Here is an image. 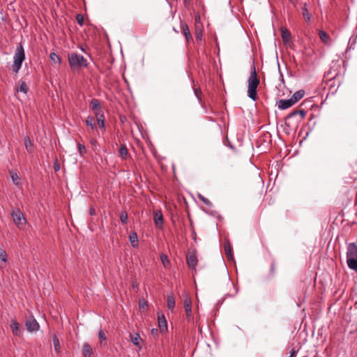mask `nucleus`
<instances>
[{
    "mask_svg": "<svg viewBox=\"0 0 357 357\" xmlns=\"http://www.w3.org/2000/svg\"><path fill=\"white\" fill-rule=\"evenodd\" d=\"M188 1V0H185V2L186 3Z\"/></svg>",
    "mask_w": 357,
    "mask_h": 357,
    "instance_id": "nucleus-54",
    "label": "nucleus"
},
{
    "mask_svg": "<svg viewBox=\"0 0 357 357\" xmlns=\"http://www.w3.org/2000/svg\"><path fill=\"white\" fill-rule=\"evenodd\" d=\"M294 105V101H292L291 98L289 99H281L277 102L278 107L282 110L287 109Z\"/></svg>",
    "mask_w": 357,
    "mask_h": 357,
    "instance_id": "nucleus-8",
    "label": "nucleus"
},
{
    "mask_svg": "<svg viewBox=\"0 0 357 357\" xmlns=\"http://www.w3.org/2000/svg\"><path fill=\"white\" fill-rule=\"evenodd\" d=\"M11 178L15 185L18 186L20 185V177L17 173H11Z\"/></svg>",
    "mask_w": 357,
    "mask_h": 357,
    "instance_id": "nucleus-31",
    "label": "nucleus"
},
{
    "mask_svg": "<svg viewBox=\"0 0 357 357\" xmlns=\"http://www.w3.org/2000/svg\"><path fill=\"white\" fill-rule=\"evenodd\" d=\"M196 39L201 42L202 41V31H196Z\"/></svg>",
    "mask_w": 357,
    "mask_h": 357,
    "instance_id": "nucleus-43",
    "label": "nucleus"
},
{
    "mask_svg": "<svg viewBox=\"0 0 357 357\" xmlns=\"http://www.w3.org/2000/svg\"><path fill=\"white\" fill-rule=\"evenodd\" d=\"M184 309L186 313V316L190 317L192 313V307H191V300L188 296H185L184 299Z\"/></svg>",
    "mask_w": 357,
    "mask_h": 357,
    "instance_id": "nucleus-12",
    "label": "nucleus"
},
{
    "mask_svg": "<svg viewBox=\"0 0 357 357\" xmlns=\"http://www.w3.org/2000/svg\"><path fill=\"white\" fill-rule=\"evenodd\" d=\"M305 95V91L303 89L298 90L296 91L292 96L291 97V99L292 101H294V103L295 104L298 101H299Z\"/></svg>",
    "mask_w": 357,
    "mask_h": 357,
    "instance_id": "nucleus-16",
    "label": "nucleus"
},
{
    "mask_svg": "<svg viewBox=\"0 0 357 357\" xmlns=\"http://www.w3.org/2000/svg\"><path fill=\"white\" fill-rule=\"evenodd\" d=\"M26 330L31 333L37 332L40 326L36 319L33 317H30L25 323Z\"/></svg>",
    "mask_w": 357,
    "mask_h": 357,
    "instance_id": "nucleus-5",
    "label": "nucleus"
},
{
    "mask_svg": "<svg viewBox=\"0 0 357 357\" xmlns=\"http://www.w3.org/2000/svg\"><path fill=\"white\" fill-rule=\"evenodd\" d=\"M224 250L227 259L231 262H234L233 249L229 241H227L225 243Z\"/></svg>",
    "mask_w": 357,
    "mask_h": 357,
    "instance_id": "nucleus-7",
    "label": "nucleus"
},
{
    "mask_svg": "<svg viewBox=\"0 0 357 357\" xmlns=\"http://www.w3.org/2000/svg\"><path fill=\"white\" fill-rule=\"evenodd\" d=\"M301 10H302V15H303L305 22H310L311 15L310 14L307 8L306 3H305L303 7L301 8Z\"/></svg>",
    "mask_w": 357,
    "mask_h": 357,
    "instance_id": "nucleus-20",
    "label": "nucleus"
},
{
    "mask_svg": "<svg viewBox=\"0 0 357 357\" xmlns=\"http://www.w3.org/2000/svg\"><path fill=\"white\" fill-rule=\"evenodd\" d=\"M273 269H274V265H273V264H272V265H271V271H273Z\"/></svg>",
    "mask_w": 357,
    "mask_h": 357,
    "instance_id": "nucleus-52",
    "label": "nucleus"
},
{
    "mask_svg": "<svg viewBox=\"0 0 357 357\" xmlns=\"http://www.w3.org/2000/svg\"><path fill=\"white\" fill-rule=\"evenodd\" d=\"M347 263L350 269L357 271V245L356 243H350L347 245Z\"/></svg>",
    "mask_w": 357,
    "mask_h": 357,
    "instance_id": "nucleus-2",
    "label": "nucleus"
},
{
    "mask_svg": "<svg viewBox=\"0 0 357 357\" xmlns=\"http://www.w3.org/2000/svg\"><path fill=\"white\" fill-rule=\"evenodd\" d=\"M154 223L157 228H162L163 225V216L160 212L154 213Z\"/></svg>",
    "mask_w": 357,
    "mask_h": 357,
    "instance_id": "nucleus-10",
    "label": "nucleus"
},
{
    "mask_svg": "<svg viewBox=\"0 0 357 357\" xmlns=\"http://www.w3.org/2000/svg\"><path fill=\"white\" fill-rule=\"evenodd\" d=\"M129 240L133 248H137L138 246V237L136 232H133L130 235Z\"/></svg>",
    "mask_w": 357,
    "mask_h": 357,
    "instance_id": "nucleus-21",
    "label": "nucleus"
},
{
    "mask_svg": "<svg viewBox=\"0 0 357 357\" xmlns=\"http://www.w3.org/2000/svg\"><path fill=\"white\" fill-rule=\"evenodd\" d=\"M160 260L164 265V266H167V264H169V260L167 257V256L165 254H162L160 255Z\"/></svg>",
    "mask_w": 357,
    "mask_h": 357,
    "instance_id": "nucleus-39",
    "label": "nucleus"
},
{
    "mask_svg": "<svg viewBox=\"0 0 357 357\" xmlns=\"http://www.w3.org/2000/svg\"><path fill=\"white\" fill-rule=\"evenodd\" d=\"M356 43V39H354L351 40V39L349 41L348 47L346 50V52L349 51V50L354 49V45Z\"/></svg>",
    "mask_w": 357,
    "mask_h": 357,
    "instance_id": "nucleus-41",
    "label": "nucleus"
},
{
    "mask_svg": "<svg viewBox=\"0 0 357 357\" xmlns=\"http://www.w3.org/2000/svg\"><path fill=\"white\" fill-rule=\"evenodd\" d=\"M158 327L162 333L167 330V325L165 317L163 314H158Z\"/></svg>",
    "mask_w": 357,
    "mask_h": 357,
    "instance_id": "nucleus-9",
    "label": "nucleus"
},
{
    "mask_svg": "<svg viewBox=\"0 0 357 357\" xmlns=\"http://www.w3.org/2000/svg\"><path fill=\"white\" fill-rule=\"evenodd\" d=\"M167 307L169 310L172 311L175 307V299L172 295H169L167 299Z\"/></svg>",
    "mask_w": 357,
    "mask_h": 357,
    "instance_id": "nucleus-23",
    "label": "nucleus"
},
{
    "mask_svg": "<svg viewBox=\"0 0 357 357\" xmlns=\"http://www.w3.org/2000/svg\"><path fill=\"white\" fill-rule=\"evenodd\" d=\"M90 105H91V109L94 112L95 114L97 112H102V107L100 104L99 100L93 98L90 102Z\"/></svg>",
    "mask_w": 357,
    "mask_h": 357,
    "instance_id": "nucleus-14",
    "label": "nucleus"
},
{
    "mask_svg": "<svg viewBox=\"0 0 357 357\" xmlns=\"http://www.w3.org/2000/svg\"><path fill=\"white\" fill-rule=\"evenodd\" d=\"M300 115L301 119H303L306 114V112L304 109H296L290 112L285 118V120L290 119L296 115Z\"/></svg>",
    "mask_w": 357,
    "mask_h": 357,
    "instance_id": "nucleus-13",
    "label": "nucleus"
},
{
    "mask_svg": "<svg viewBox=\"0 0 357 357\" xmlns=\"http://www.w3.org/2000/svg\"><path fill=\"white\" fill-rule=\"evenodd\" d=\"M130 340L134 345L142 348V347L139 345L140 341H142V338L138 333L130 334Z\"/></svg>",
    "mask_w": 357,
    "mask_h": 357,
    "instance_id": "nucleus-18",
    "label": "nucleus"
},
{
    "mask_svg": "<svg viewBox=\"0 0 357 357\" xmlns=\"http://www.w3.org/2000/svg\"><path fill=\"white\" fill-rule=\"evenodd\" d=\"M19 84H20V88L17 90V91H20V92H22L24 93H26V92L28 91V87H27L26 83L23 81H20Z\"/></svg>",
    "mask_w": 357,
    "mask_h": 357,
    "instance_id": "nucleus-29",
    "label": "nucleus"
},
{
    "mask_svg": "<svg viewBox=\"0 0 357 357\" xmlns=\"http://www.w3.org/2000/svg\"><path fill=\"white\" fill-rule=\"evenodd\" d=\"M52 342H53L55 351L56 353H59V349H60V342H59V338L56 335H54V337L52 338Z\"/></svg>",
    "mask_w": 357,
    "mask_h": 357,
    "instance_id": "nucleus-26",
    "label": "nucleus"
},
{
    "mask_svg": "<svg viewBox=\"0 0 357 357\" xmlns=\"http://www.w3.org/2000/svg\"><path fill=\"white\" fill-rule=\"evenodd\" d=\"M278 70H279V73H280V79L282 82H284V77H283V74L282 73V72L280 71V66L278 65Z\"/></svg>",
    "mask_w": 357,
    "mask_h": 357,
    "instance_id": "nucleus-48",
    "label": "nucleus"
},
{
    "mask_svg": "<svg viewBox=\"0 0 357 357\" xmlns=\"http://www.w3.org/2000/svg\"><path fill=\"white\" fill-rule=\"evenodd\" d=\"M54 170H55L56 172L59 171V170L60 169V166H59V165H58V164H57V165H54Z\"/></svg>",
    "mask_w": 357,
    "mask_h": 357,
    "instance_id": "nucleus-49",
    "label": "nucleus"
},
{
    "mask_svg": "<svg viewBox=\"0 0 357 357\" xmlns=\"http://www.w3.org/2000/svg\"><path fill=\"white\" fill-rule=\"evenodd\" d=\"M77 148H78L79 153L81 156H83L86 153V149L84 145H83L80 143H78Z\"/></svg>",
    "mask_w": 357,
    "mask_h": 357,
    "instance_id": "nucleus-36",
    "label": "nucleus"
},
{
    "mask_svg": "<svg viewBox=\"0 0 357 357\" xmlns=\"http://www.w3.org/2000/svg\"><path fill=\"white\" fill-rule=\"evenodd\" d=\"M147 303L145 300H140L139 302V306L140 308H143L144 307L146 306Z\"/></svg>",
    "mask_w": 357,
    "mask_h": 357,
    "instance_id": "nucleus-44",
    "label": "nucleus"
},
{
    "mask_svg": "<svg viewBox=\"0 0 357 357\" xmlns=\"http://www.w3.org/2000/svg\"><path fill=\"white\" fill-rule=\"evenodd\" d=\"M248 96L252 100H256L257 98V86L259 84V79L257 77L256 68L254 64L251 66V73L248 78Z\"/></svg>",
    "mask_w": 357,
    "mask_h": 357,
    "instance_id": "nucleus-1",
    "label": "nucleus"
},
{
    "mask_svg": "<svg viewBox=\"0 0 357 357\" xmlns=\"http://www.w3.org/2000/svg\"><path fill=\"white\" fill-rule=\"evenodd\" d=\"M69 66L72 69L88 68L87 60L81 54L72 52L68 55Z\"/></svg>",
    "mask_w": 357,
    "mask_h": 357,
    "instance_id": "nucleus-3",
    "label": "nucleus"
},
{
    "mask_svg": "<svg viewBox=\"0 0 357 357\" xmlns=\"http://www.w3.org/2000/svg\"><path fill=\"white\" fill-rule=\"evenodd\" d=\"M198 197L200 200H202L206 206L211 207L213 206L212 202L208 199L207 198L204 197L202 195L198 194Z\"/></svg>",
    "mask_w": 357,
    "mask_h": 357,
    "instance_id": "nucleus-34",
    "label": "nucleus"
},
{
    "mask_svg": "<svg viewBox=\"0 0 357 357\" xmlns=\"http://www.w3.org/2000/svg\"><path fill=\"white\" fill-rule=\"evenodd\" d=\"M21 67H22V65L13 63V66H12V70L13 73H17L19 72V70H20Z\"/></svg>",
    "mask_w": 357,
    "mask_h": 357,
    "instance_id": "nucleus-40",
    "label": "nucleus"
},
{
    "mask_svg": "<svg viewBox=\"0 0 357 357\" xmlns=\"http://www.w3.org/2000/svg\"><path fill=\"white\" fill-rule=\"evenodd\" d=\"M198 20H199V16L196 17V21H198Z\"/></svg>",
    "mask_w": 357,
    "mask_h": 357,
    "instance_id": "nucleus-53",
    "label": "nucleus"
},
{
    "mask_svg": "<svg viewBox=\"0 0 357 357\" xmlns=\"http://www.w3.org/2000/svg\"><path fill=\"white\" fill-rule=\"evenodd\" d=\"M50 58L55 63H61V58L55 52H51L50 55Z\"/></svg>",
    "mask_w": 357,
    "mask_h": 357,
    "instance_id": "nucleus-28",
    "label": "nucleus"
},
{
    "mask_svg": "<svg viewBox=\"0 0 357 357\" xmlns=\"http://www.w3.org/2000/svg\"><path fill=\"white\" fill-rule=\"evenodd\" d=\"M0 261H1L3 264L7 261L6 252L1 248H0Z\"/></svg>",
    "mask_w": 357,
    "mask_h": 357,
    "instance_id": "nucleus-32",
    "label": "nucleus"
},
{
    "mask_svg": "<svg viewBox=\"0 0 357 357\" xmlns=\"http://www.w3.org/2000/svg\"><path fill=\"white\" fill-rule=\"evenodd\" d=\"M128 149L126 145H121L119 149V155L123 159H126L128 156Z\"/></svg>",
    "mask_w": 357,
    "mask_h": 357,
    "instance_id": "nucleus-25",
    "label": "nucleus"
},
{
    "mask_svg": "<svg viewBox=\"0 0 357 357\" xmlns=\"http://www.w3.org/2000/svg\"><path fill=\"white\" fill-rule=\"evenodd\" d=\"M89 213L90 215H96V211H95V209L93 208H91L89 209Z\"/></svg>",
    "mask_w": 357,
    "mask_h": 357,
    "instance_id": "nucleus-46",
    "label": "nucleus"
},
{
    "mask_svg": "<svg viewBox=\"0 0 357 357\" xmlns=\"http://www.w3.org/2000/svg\"><path fill=\"white\" fill-rule=\"evenodd\" d=\"M229 281L231 282L230 280V278H229ZM234 287V293H228L225 295V297H234L238 292V288L236 287L232 282H231Z\"/></svg>",
    "mask_w": 357,
    "mask_h": 357,
    "instance_id": "nucleus-35",
    "label": "nucleus"
},
{
    "mask_svg": "<svg viewBox=\"0 0 357 357\" xmlns=\"http://www.w3.org/2000/svg\"><path fill=\"white\" fill-rule=\"evenodd\" d=\"M96 116L97 118L98 124L100 128L105 127V116L102 112H96Z\"/></svg>",
    "mask_w": 357,
    "mask_h": 357,
    "instance_id": "nucleus-19",
    "label": "nucleus"
},
{
    "mask_svg": "<svg viewBox=\"0 0 357 357\" xmlns=\"http://www.w3.org/2000/svg\"><path fill=\"white\" fill-rule=\"evenodd\" d=\"M120 220L123 224H126L128 222V214L126 211H121L120 213Z\"/></svg>",
    "mask_w": 357,
    "mask_h": 357,
    "instance_id": "nucleus-37",
    "label": "nucleus"
},
{
    "mask_svg": "<svg viewBox=\"0 0 357 357\" xmlns=\"http://www.w3.org/2000/svg\"><path fill=\"white\" fill-rule=\"evenodd\" d=\"M82 355L84 357H93V351L91 345L88 343H84L82 346Z\"/></svg>",
    "mask_w": 357,
    "mask_h": 357,
    "instance_id": "nucleus-11",
    "label": "nucleus"
},
{
    "mask_svg": "<svg viewBox=\"0 0 357 357\" xmlns=\"http://www.w3.org/2000/svg\"><path fill=\"white\" fill-rule=\"evenodd\" d=\"M98 338L101 344H103V341H105L107 340L106 335L104 331L102 329H100V331H98Z\"/></svg>",
    "mask_w": 357,
    "mask_h": 357,
    "instance_id": "nucleus-33",
    "label": "nucleus"
},
{
    "mask_svg": "<svg viewBox=\"0 0 357 357\" xmlns=\"http://www.w3.org/2000/svg\"><path fill=\"white\" fill-rule=\"evenodd\" d=\"M195 95L196 96V97L197 98V99L200 101L201 99L199 97L198 94H197V90H195Z\"/></svg>",
    "mask_w": 357,
    "mask_h": 357,
    "instance_id": "nucleus-50",
    "label": "nucleus"
},
{
    "mask_svg": "<svg viewBox=\"0 0 357 357\" xmlns=\"http://www.w3.org/2000/svg\"><path fill=\"white\" fill-rule=\"evenodd\" d=\"M183 34L185 35V37L188 41L190 39H192V36H191L190 30L186 24H185L184 26H183Z\"/></svg>",
    "mask_w": 357,
    "mask_h": 357,
    "instance_id": "nucleus-30",
    "label": "nucleus"
},
{
    "mask_svg": "<svg viewBox=\"0 0 357 357\" xmlns=\"http://www.w3.org/2000/svg\"><path fill=\"white\" fill-rule=\"evenodd\" d=\"M24 146H25L26 151L29 153H32L33 151V145L29 137H26L24 139Z\"/></svg>",
    "mask_w": 357,
    "mask_h": 357,
    "instance_id": "nucleus-22",
    "label": "nucleus"
},
{
    "mask_svg": "<svg viewBox=\"0 0 357 357\" xmlns=\"http://www.w3.org/2000/svg\"><path fill=\"white\" fill-rule=\"evenodd\" d=\"M77 23L80 25V26H82L83 25V23H84V18H83V16L81 15V14H78L77 15Z\"/></svg>",
    "mask_w": 357,
    "mask_h": 357,
    "instance_id": "nucleus-42",
    "label": "nucleus"
},
{
    "mask_svg": "<svg viewBox=\"0 0 357 357\" xmlns=\"http://www.w3.org/2000/svg\"><path fill=\"white\" fill-rule=\"evenodd\" d=\"M285 126H286L287 127H288V128H290V126H290V123H289V122H287V121L285 122Z\"/></svg>",
    "mask_w": 357,
    "mask_h": 357,
    "instance_id": "nucleus-51",
    "label": "nucleus"
},
{
    "mask_svg": "<svg viewBox=\"0 0 357 357\" xmlns=\"http://www.w3.org/2000/svg\"><path fill=\"white\" fill-rule=\"evenodd\" d=\"M296 353H297V351L296 350H294V349H291L289 357H296Z\"/></svg>",
    "mask_w": 357,
    "mask_h": 357,
    "instance_id": "nucleus-45",
    "label": "nucleus"
},
{
    "mask_svg": "<svg viewBox=\"0 0 357 357\" xmlns=\"http://www.w3.org/2000/svg\"><path fill=\"white\" fill-rule=\"evenodd\" d=\"M86 124L89 126L92 130L95 128L94 118L91 116H89L85 121Z\"/></svg>",
    "mask_w": 357,
    "mask_h": 357,
    "instance_id": "nucleus-27",
    "label": "nucleus"
},
{
    "mask_svg": "<svg viewBox=\"0 0 357 357\" xmlns=\"http://www.w3.org/2000/svg\"><path fill=\"white\" fill-rule=\"evenodd\" d=\"M281 36L282 38L283 42L284 43H287L290 40L291 33L286 28L282 27L281 29Z\"/></svg>",
    "mask_w": 357,
    "mask_h": 357,
    "instance_id": "nucleus-17",
    "label": "nucleus"
},
{
    "mask_svg": "<svg viewBox=\"0 0 357 357\" xmlns=\"http://www.w3.org/2000/svg\"><path fill=\"white\" fill-rule=\"evenodd\" d=\"M13 59L14 63L22 65V63L25 59V54L23 47L22 45L17 47L14 54Z\"/></svg>",
    "mask_w": 357,
    "mask_h": 357,
    "instance_id": "nucleus-6",
    "label": "nucleus"
},
{
    "mask_svg": "<svg viewBox=\"0 0 357 357\" xmlns=\"http://www.w3.org/2000/svg\"><path fill=\"white\" fill-rule=\"evenodd\" d=\"M197 263V257L195 255L187 256V264L191 268H195Z\"/></svg>",
    "mask_w": 357,
    "mask_h": 357,
    "instance_id": "nucleus-15",
    "label": "nucleus"
},
{
    "mask_svg": "<svg viewBox=\"0 0 357 357\" xmlns=\"http://www.w3.org/2000/svg\"><path fill=\"white\" fill-rule=\"evenodd\" d=\"M15 225L19 228H22L26 223V220L20 208H15L10 212Z\"/></svg>",
    "mask_w": 357,
    "mask_h": 357,
    "instance_id": "nucleus-4",
    "label": "nucleus"
},
{
    "mask_svg": "<svg viewBox=\"0 0 357 357\" xmlns=\"http://www.w3.org/2000/svg\"><path fill=\"white\" fill-rule=\"evenodd\" d=\"M10 328L12 329L13 333L15 335H18L19 333V324L15 319L11 321Z\"/></svg>",
    "mask_w": 357,
    "mask_h": 357,
    "instance_id": "nucleus-24",
    "label": "nucleus"
},
{
    "mask_svg": "<svg viewBox=\"0 0 357 357\" xmlns=\"http://www.w3.org/2000/svg\"><path fill=\"white\" fill-rule=\"evenodd\" d=\"M158 329L157 328H152L151 329V334L153 335H158Z\"/></svg>",
    "mask_w": 357,
    "mask_h": 357,
    "instance_id": "nucleus-47",
    "label": "nucleus"
},
{
    "mask_svg": "<svg viewBox=\"0 0 357 357\" xmlns=\"http://www.w3.org/2000/svg\"><path fill=\"white\" fill-rule=\"evenodd\" d=\"M319 35L321 40L324 43H326L329 38L328 35L324 31H320Z\"/></svg>",
    "mask_w": 357,
    "mask_h": 357,
    "instance_id": "nucleus-38",
    "label": "nucleus"
}]
</instances>
